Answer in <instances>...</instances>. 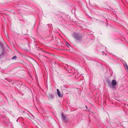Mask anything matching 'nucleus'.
Masks as SVG:
<instances>
[{"label": "nucleus", "mask_w": 128, "mask_h": 128, "mask_svg": "<svg viewBox=\"0 0 128 128\" xmlns=\"http://www.w3.org/2000/svg\"><path fill=\"white\" fill-rule=\"evenodd\" d=\"M4 45L1 42H0V46L2 48H3Z\"/></svg>", "instance_id": "9d476101"}, {"label": "nucleus", "mask_w": 128, "mask_h": 128, "mask_svg": "<svg viewBox=\"0 0 128 128\" xmlns=\"http://www.w3.org/2000/svg\"><path fill=\"white\" fill-rule=\"evenodd\" d=\"M85 107L86 108V109H87V106H85Z\"/></svg>", "instance_id": "4468645a"}, {"label": "nucleus", "mask_w": 128, "mask_h": 128, "mask_svg": "<svg viewBox=\"0 0 128 128\" xmlns=\"http://www.w3.org/2000/svg\"><path fill=\"white\" fill-rule=\"evenodd\" d=\"M44 57H45V58H47L49 59V58H47V57H46L45 56H44Z\"/></svg>", "instance_id": "2eb2a0df"}, {"label": "nucleus", "mask_w": 128, "mask_h": 128, "mask_svg": "<svg viewBox=\"0 0 128 128\" xmlns=\"http://www.w3.org/2000/svg\"><path fill=\"white\" fill-rule=\"evenodd\" d=\"M17 58V57L16 56H14L12 58V60L16 59Z\"/></svg>", "instance_id": "9b49d317"}, {"label": "nucleus", "mask_w": 128, "mask_h": 128, "mask_svg": "<svg viewBox=\"0 0 128 128\" xmlns=\"http://www.w3.org/2000/svg\"><path fill=\"white\" fill-rule=\"evenodd\" d=\"M72 36L76 40H79L81 39V35L79 34L76 33H74L72 34Z\"/></svg>", "instance_id": "f257e3e1"}, {"label": "nucleus", "mask_w": 128, "mask_h": 128, "mask_svg": "<svg viewBox=\"0 0 128 128\" xmlns=\"http://www.w3.org/2000/svg\"><path fill=\"white\" fill-rule=\"evenodd\" d=\"M102 52L103 54H104V52Z\"/></svg>", "instance_id": "dca6fc26"}, {"label": "nucleus", "mask_w": 128, "mask_h": 128, "mask_svg": "<svg viewBox=\"0 0 128 128\" xmlns=\"http://www.w3.org/2000/svg\"><path fill=\"white\" fill-rule=\"evenodd\" d=\"M112 86L113 88H114L115 87V86H115L117 84V82L115 80H112Z\"/></svg>", "instance_id": "f03ea898"}, {"label": "nucleus", "mask_w": 128, "mask_h": 128, "mask_svg": "<svg viewBox=\"0 0 128 128\" xmlns=\"http://www.w3.org/2000/svg\"><path fill=\"white\" fill-rule=\"evenodd\" d=\"M4 33H5V35H6V36H7V35H8V34H7V33H6H6H5V32H4Z\"/></svg>", "instance_id": "f8f14e48"}, {"label": "nucleus", "mask_w": 128, "mask_h": 128, "mask_svg": "<svg viewBox=\"0 0 128 128\" xmlns=\"http://www.w3.org/2000/svg\"><path fill=\"white\" fill-rule=\"evenodd\" d=\"M62 119L63 120H66V116H64L63 113L62 114Z\"/></svg>", "instance_id": "423d86ee"}, {"label": "nucleus", "mask_w": 128, "mask_h": 128, "mask_svg": "<svg viewBox=\"0 0 128 128\" xmlns=\"http://www.w3.org/2000/svg\"><path fill=\"white\" fill-rule=\"evenodd\" d=\"M109 86H111V85L110 83L109 84Z\"/></svg>", "instance_id": "ddd939ff"}, {"label": "nucleus", "mask_w": 128, "mask_h": 128, "mask_svg": "<svg viewBox=\"0 0 128 128\" xmlns=\"http://www.w3.org/2000/svg\"><path fill=\"white\" fill-rule=\"evenodd\" d=\"M57 94H58V96L60 97H62V96H61L59 90L58 89H57Z\"/></svg>", "instance_id": "39448f33"}, {"label": "nucleus", "mask_w": 128, "mask_h": 128, "mask_svg": "<svg viewBox=\"0 0 128 128\" xmlns=\"http://www.w3.org/2000/svg\"><path fill=\"white\" fill-rule=\"evenodd\" d=\"M54 96L52 94H50L48 95V98H50L52 99H53L54 98Z\"/></svg>", "instance_id": "6e6552de"}, {"label": "nucleus", "mask_w": 128, "mask_h": 128, "mask_svg": "<svg viewBox=\"0 0 128 128\" xmlns=\"http://www.w3.org/2000/svg\"><path fill=\"white\" fill-rule=\"evenodd\" d=\"M38 112L40 113H43V114H44L45 112V111L44 110L43 108L42 107H41L40 108L39 110L38 111Z\"/></svg>", "instance_id": "20e7f679"}, {"label": "nucleus", "mask_w": 128, "mask_h": 128, "mask_svg": "<svg viewBox=\"0 0 128 128\" xmlns=\"http://www.w3.org/2000/svg\"><path fill=\"white\" fill-rule=\"evenodd\" d=\"M124 65L126 69V70L128 71V66L127 64L125 62Z\"/></svg>", "instance_id": "0eeeda50"}, {"label": "nucleus", "mask_w": 128, "mask_h": 128, "mask_svg": "<svg viewBox=\"0 0 128 128\" xmlns=\"http://www.w3.org/2000/svg\"><path fill=\"white\" fill-rule=\"evenodd\" d=\"M66 45L68 47L70 48V47H71L70 45L67 42H66Z\"/></svg>", "instance_id": "1a4fd4ad"}, {"label": "nucleus", "mask_w": 128, "mask_h": 128, "mask_svg": "<svg viewBox=\"0 0 128 128\" xmlns=\"http://www.w3.org/2000/svg\"><path fill=\"white\" fill-rule=\"evenodd\" d=\"M5 53V51L3 49L2 50V52L0 54V60L1 58L4 55Z\"/></svg>", "instance_id": "7ed1b4c3"}]
</instances>
